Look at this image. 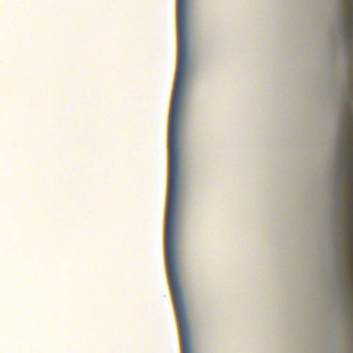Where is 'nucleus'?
<instances>
[{"mask_svg": "<svg viewBox=\"0 0 353 353\" xmlns=\"http://www.w3.org/2000/svg\"><path fill=\"white\" fill-rule=\"evenodd\" d=\"M339 183L343 194L340 227L347 253L345 288L353 325V76L341 123Z\"/></svg>", "mask_w": 353, "mask_h": 353, "instance_id": "obj_1", "label": "nucleus"}, {"mask_svg": "<svg viewBox=\"0 0 353 353\" xmlns=\"http://www.w3.org/2000/svg\"><path fill=\"white\" fill-rule=\"evenodd\" d=\"M179 56L170 117V151H179V114L188 63L187 0H178Z\"/></svg>", "mask_w": 353, "mask_h": 353, "instance_id": "obj_2", "label": "nucleus"}, {"mask_svg": "<svg viewBox=\"0 0 353 353\" xmlns=\"http://www.w3.org/2000/svg\"><path fill=\"white\" fill-rule=\"evenodd\" d=\"M345 22L343 28L344 39L351 55L353 54V0H345Z\"/></svg>", "mask_w": 353, "mask_h": 353, "instance_id": "obj_3", "label": "nucleus"}]
</instances>
